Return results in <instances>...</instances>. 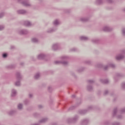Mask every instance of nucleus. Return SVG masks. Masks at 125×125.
<instances>
[{
  "instance_id": "1",
  "label": "nucleus",
  "mask_w": 125,
  "mask_h": 125,
  "mask_svg": "<svg viewBox=\"0 0 125 125\" xmlns=\"http://www.w3.org/2000/svg\"><path fill=\"white\" fill-rule=\"evenodd\" d=\"M16 77L17 79V82L15 83L16 86H20L21 80H22V75L20 74V72H17L16 74Z\"/></svg>"
},
{
  "instance_id": "2",
  "label": "nucleus",
  "mask_w": 125,
  "mask_h": 125,
  "mask_svg": "<svg viewBox=\"0 0 125 125\" xmlns=\"http://www.w3.org/2000/svg\"><path fill=\"white\" fill-rule=\"evenodd\" d=\"M79 120V116L75 115L73 118H68L66 120V122L67 124H75V123H77L78 120Z\"/></svg>"
},
{
  "instance_id": "3",
  "label": "nucleus",
  "mask_w": 125,
  "mask_h": 125,
  "mask_svg": "<svg viewBox=\"0 0 125 125\" xmlns=\"http://www.w3.org/2000/svg\"><path fill=\"white\" fill-rule=\"evenodd\" d=\"M18 2L19 3H21V4L23 5V6H26V7H28V6H31V4L28 0H18Z\"/></svg>"
},
{
  "instance_id": "4",
  "label": "nucleus",
  "mask_w": 125,
  "mask_h": 125,
  "mask_svg": "<svg viewBox=\"0 0 125 125\" xmlns=\"http://www.w3.org/2000/svg\"><path fill=\"white\" fill-rule=\"evenodd\" d=\"M94 107L92 105H91L88 107L87 110L84 109V110H79V113L82 114V115H84V114H86L87 112H89V111H90V110H93Z\"/></svg>"
},
{
  "instance_id": "5",
  "label": "nucleus",
  "mask_w": 125,
  "mask_h": 125,
  "mask_svg": "<svg viewBox=\"0 0 125 125\" xmlns=\"http://www.w3.org/2000/svg\"><path fill=\"white\" fill-rule=\"evenodd\" d=\"M55 64H62V65H64V66H66L68 65V62L67 61H57L54 62Z\"/></svg>"
},
{
  "instance_id": "6",
  "label": "nucleus",
  "mask_w": 125,
  "mask_h": 125,
  "mask_svg": "<svg viewBox=\"0 0 125 125\" xmlns=\"http://www.w3.org/2000/svg\"><path fill=\"white\" fill-rule=\"evenodd\" d=\"M103 31L104 32H111V31H113V28L109 26H104L103 28Z\"/></svg>"
},
{
  "instance_id": "7",
  "label": "nucleus",
  "mask_w": 125,
  "mask_h": 125,
  "mask_svg": "<svg viewBox=\"0 0 125 125\" xmlns=\"http://www.w3.org/2000/svg\"><path fill=\"white\" fill-rule=\"evenodd\" d=\"M109 67H111V68H115L116 66L113 63H109L107 65H105L104 67V70L105 71H106V70H108V68H109Z\"/></svg>"
},
{
  "instance_id": "8",
  "label": "nucleus",
  "mask_w": 125,
  "mask_h": 125,
  "mask_svg": "<svg viewBox=\"0 0 125 125\" xmlns=\"http://www.w3.org/2000/svg\"><path fill=\"white\" fill-rule=\"evenodd\" d=\"M88 123H89V120L87 119H85L81 121V125H86L87 124H88Z\"/></svg>"
},
{
  "instance_id": "9",
  "label": "nucleus",
  "mask_w": 125,
  "mask_h": 125,
  "mask_svg": "<svg viewBox=\"0 0 125 125\" xmlns=\"http://www.w3.org/2000/svg\"><path fill=\"white\" fill-rule=\"evenodd\" d=\"M45 58H46V55H44V54H40L38 56V59L39 60H42V59H44Z\"/></svg>"
},
{
  "instance_id": "10",
  "label": "nucleus",
  "mask_w": 125,
  "mask_h": 125,
  "mask_svg": "<svg viewBox=\"0 0 125 125\" xmlns=\"http://www.w3.org/2000/svg\"><path fill=\"white\" fill-rule=\"evenodd\" d=\"M29 33V31L26 29H22L19 31L20 35H27Z\"/></svg>"
},
{
  "instance_id": "11",
  "label": "nucleus",
  "mask_w": 125,
  "mask_h": 125,
  "mask_svg": "<svg viewBox=\"0 0 125 125\" xmlns=\"http://www.w3.org/2000/svg\"><path fill=\"white\" fill-rule=\"evenodd\" d=\"M52 49L53 50H58V49H59V44H54L52 46Z\"/></svg>"
},
{
  "instance_id": "12",
  "label": "nucleus",
  "mask_w": 125,
  "mask_h": 125,
  "mask_svg": "<svg viewBox=\"0 0 125 125\" xmlns=\"http://www.w3.org/2000/svg\"><path fill=\"white\" fill-rule=\"evenodd\" d=\"M116 60H122L125 58V56L123 54H119L116 56Z\"/></svg>"
},
{
  "instance_id": "13",
  "label": "nucleus",
  "mask_w": 125,
  "mask_h": 125,
  "mask_svg": "<svg viewBox=\"0 0 125 125\" xmlns=\"http://www.w3.org/2000/svg\"><path fill=\"white\" fill-rule=\"evenodd\" d=\"M18 14H26L27 11L25 10H19L17 11Z\"/></svg>"
},
{
  "instance_id": "14",
  "label": "nucleus",
  "mask_w": 125,
  "mask_h": 125,
  "mask_svg": "<svg viewBox=\"0 0 125 125\" xmlns=\"http://www.w3.org/2000/svg\"><path fill=\"white\" fill-rule=\"evenodd\" d=\"M100 81L102 83H103L104 84H107V83H109V80H108V79H100Z\"/></svg>"
},
{
  "instance_id": "15",
  "label": "nucleus",
  "mask_w": 125,
  "mask_h": 125,
  "mask_svg": "<svg viewBox=\"0 0 125 125\" xmlns=\"http://www.w3.org/2000/svg\"><path fill=\"white\" fill-rule=\"evenodd\" d=\"M57 30V28H49L47 30V33H53V32H55Z\"/></svg>"
},
{
  "instance_id": "16",
  "label": "nucleus",
  "mask_w": 125,
  "mask_h": 125,
  "mask_svg": "<svg viewBox=\"0 0 125 125\" xmlns=\"http://www.w3.org/2000/svg\"><path fill=\"white\" fill-rule=\"evenodd\" d=\"M17 93V92L16 91V90L13 89L12 90V93H11V97H15L16 96V94Z\"/></svg>"
},
{
  "instance_id": "17",
  "label": "nucleus",
  "mask_w": 125,
  "mask_h": 125,
  "mask_svg": "<svg viewBox=\"0 0 125 125\" xmlns=\"http://www.w3.org/2000/svg\"><path fill=\"white\" fill-rule=\"evenodd\" d=\"M92 42L93 43H99L100 42V40L98 39H92L91 40Z\"/></svg>"
},
{
  "instance_id": "18",
  "label": "nucleus",
  "mask_w": 125,
  "mask_h": 125,
  "mask_svg": "<svg viewBox=\"0 0 125 125\" xmlns=\"http://www.w3.org/2000/svg\"><path fill=\"white\" fill-rule=\"evenodd\" d=\"M117 113H118V108L115 107L113 109V112L112 113L113 117H115L117 115Z\"/></svg>"
},
{
  "instance_id": "19",
  "label": "nucleus",
  "mask_w": 125,
  "mask_h": 125,
  "mask_svg": "<svg viewBox=\"0 0 125 125\" xmlns=\"http://www.w3.org/2000/svg\"><path fill=\"white\" fill-rule=\"evenodd\" d=\"M104 2L102 0H96V3L98 5H100L101 4H103V3Z\"/></svg>"
},
{
  "instance_id": "20",
  "label": "nucleus",
  "mask_w": 125,
  "mask_h": 125,
  "mask_svg": "<svg viewBox=\"0 0 125 125\" xmlns=\"http://www.w3.org/2000/svg\"><path fill=\"white\" fill-rule=\"evenodd\" d=\"M6 68H7V69H14V68H15V64L8 65L6 66Z\"/></svg>"
},
{
  "instance_id": "21",
  "label": "nucleus",
  "mask_w": 125,
  "mask_h": 125,
  "mask_svg": "<svg viewBox=\"0 0 125 125\" xmlns=\"http://www.w3.org/2000/svg\"><path fill=\"white\" fill-rule=\"evenodd\" d=\"M87 89L88 91H92L93 90V87L91 85H88L87 86Z\"/></svg>"
},
{
  "instance_id": "22",
  "label": "nucleus",
  "mask_w": 125,
  "mask_h": 125,
  "mask_svg": "<svg viewBox=\"0 0 125 125\" xmlns=\"http://www.w3.org/2000/svg\"><path fill=\"white\" fill-rule=\"evenodd\" d=\"M88 20L89 19L87 18H82L80 19V21H82V22H87Z\"/></svg>"
},
{
  "instance_id": "23",
  "label": "nucleus",
  "mask_w": 125,
  "mask_h": 125,
  "mask_svg": "<svg viewBox=\"0 0 125 125\" xmlns=\"http://www.w3.org/2000/svg\"><path fill=\"white\" fill-rule=\"evenodd\" d=\"M48 121V118H45L42 119L41 120L39 121V123H45V122H47Z\"/></svg>"
},
{
  "instance_id": "24",
  "label": "nucleus",
  "mask_w": 125,
  "mask_h": 125,
  "mask_svg": "<svg viewBox=\"0 0 125 125\" xmlns=\"http://www.w3.org/2000/svg\"><path fill=\"white\" fill-rule=\"evenodd\" d=\"M24 25L26 26H31V22L29 21H25L24 22Z\"/></svg>"
},
{
  "instance_id": "25",
  "label": "nucleus",
  "mask_w": 125,
  "mask_h": 125,
  "mask_svg": "<svg viewBox=\"0 0 125 125\" xmlns=\"http://www.w3.org/2000/svg\"><path fill=\"white\" fill-rule=\"evenodd\" d=\"M15 110H11L8 112V114L9 115V116H12V115H14L15 114Z\"/></svg>"
},
{
  "instance_id": "26",
  "label": "nucleus",
  "mask_w": 125,
  "mask_h": 125,
  "mask_svg": "<svg viewBox=\"0 0 125 125\" xmlns=\"http://www.w3.org/2000/svg\"><path fill=\"white\" fill-rule=\"evenodd\" d=\"M80 40H81V41H87L88 40V38L84 36H82L80 37Z\"/></svg>"
},
{
  "instance_id": "27",
  "label": "nucleus",
  "mask_w": 125,
  "mask_h": 125,
  "mask_svg": "<svg viewBox=\"0 0 125 125\" xmlns=\"http://www.w3.org/2000/svg\"><path fill=\"white\" fill-rule=\"evenodd\" d=\"M76 107L77 106H71L68 109V111L69 112V111H73V110H75V109H76Z\"/></svg>"
},
{
  "instance_id": "28",
  "label": "nucleus",
  "mask_w": 125,
  "mask_h": 125,
  "mask_svg": "<svg viewBox=\"0 0 125 125\" xmlns=\"http://www.w3.org/2000/svg\"><path fill=\"white\" fill-rule=\"evenodd\" d=\"M18 109L19 110H21V109H23V104H19L18 105Z\"/></svg>"
},
{
  "instance_id": "29",
  "label": "nucleus",
  "mask_w": 125,
  "mask_h": 125,
  "mask_svg": "<svg viewBox=\"0 0 125 125\" xmlns=\"http://www.w3.org/2000/svg\"><path fill=\"white\" fill-rule=\"evenodd\" d=\"M120 113H121V114H125V107H123L122 108H121L120 110H119Z\"/></svg>"
},
{
  "instance_id": "30",
  "label": "nucleus",
  "mask_w": 125,
  "mask_h": 125,
  "mask_svg": "<svg viewBox=\"0 0 125 125\" xmlns=\"http://www.w3.org/2000/svg\"><path fill=\"white\" fill-rule=\"evenodd\" d=\"M84 70V67H81L77 70V72L78 73H82V72Z\"/></svg>"
},
{
  "instance_id": "31",
  "label": "nucleus",
  "mask_w": 125,
  "mask_h": 125,
  "mask_svg": "<svg viewBox=\"0 0 125 125\" xmlns=\"http://www.w3.org/2000/svg\"><path fill=\"white\" fill-rule=\"evenodd\" d=\"M53 24L55 26H57V25H59V22L58 20H56L54 22Z\"/></svg>"
},
{
  "instance_id": "32",
  "label": "nucleus",
  "mask_w": 125,
  "mask_h": 125,
  "mask_svg": "<svg viewBox=\"0 0 125 125\" xmlns=\"http://www.w3.org/2000/svg\"><path fill=\"white\" fill-rule=\"evenodd\" d=\"M40 73H37L34 76L35 80H38V79L40 78Z\"/></svg>"
},
{
  "instance_id": "33",
  "label": "nucleus",
  "mask_w": 125,
  "mask_h": 125,
  "mask_svg": "<svg viewBox=\"0 0 125 125\" xmlns=\"http://www.w3.org/2000/svg\"><path fill=\"white\" fill-rule=\"evenodd\" d=\"M121 88H122V89H123V90H125V82L121 84Z\"/></svg>"
},
{
  "instance_id": "34",
  "label": "nucleus",
  "mask_w": 125,
  "mask_h": 125,
  "mask_svg": "<svg viewBox=\"0 0 125 125\" xmlns=\"http://www.w3.org/2000/svg\"><path fill=\"white\" fill-rule=\"evenodd\" d=\"M24 103L25 105H28V104H29V103H30V100H29L28 99H26L24 101Z\"/></svg>"
},
{
  "instance_id": "35",
  "label": "nucleus",
  "mask_w": 125,
  "mask_h": 125,
  "mask_svg": "<svg viewBox=\"0 0 125 125\" xmlns=\"http://www.w3.org/2000/svg\"><path fill=\"white\" fill-rule=\"evenodd\" d=\"M32 42H39V40L36 38H33L32 39Z\"/></svg>"
},
{
  "instance_id": "36",
  "label": "nucleus",
  "mask_w": 125,
  "mask_h": 125,
  "mask_svg": "<svg viewBox=\"0 0 125 125\" xmlns=\"http://www.w3.org/2000/svg\"><path fill=\"white\" fill-rule=\"evenodd\" d=\"M62 60H68V59H69V57L66 56H62Z\"/></svg>"
},
{
  "instance_id": "37",
  "label": "nucleus",
  "mask_w": 125,
  "mask_h": 125,
  "mask_svg": "<svg viewBox=\"0 0 125 125\" xmlns=\"http://www.w3.org/2000/svg\"><path fill=\"white\" fill-rule=\"evenodd\" d=\"M78 51V49L76 48H73L70 49V51L71 52H75L76 51Z\"/></svg>"
},
{
  "instance_id": "38",
  "label": "nucleus",
  "mask_w": 125,
  "mask_h": 125,
  "mask_svg": "<svg viewBox=\"0 0 125 125\" xmlns=\"http://www.w3.org/2000/svg\"><path fill=\"white\" fill-rule=\"evenodd\" d=\"M97 67L98 68H102L103 67V65H102V64L98 63L97 64Z\"/></svg>"
},
{
  "instance_id": "39",
  "label": "nucleus",
  "mask_w": 125,
  "mask_h": 125,
  "mask_svg": "<svg viewBox=\"0 0 125 125\" xmlns=\"http://www.w3.org/2000/svg\"><path fill=\"white\" fill-rule=\"evenodd\" d=\"M87 82L89 83H95V81L92 80H88Z\"/></svg>"
},
{
  "instance_id": "40",
  "label": "nucleus",
  "mask_w": 125,
  "mask_h": 125,
  "mask_svg": "<svg viewBox=\"0 0 125 125\" xmlns=\"http://www.w3.org/2000/svg\"><path fill=\"white\" fill-rule=\"evenodd\" d=\"M3 58H6L7 57V53H5L2 54Z\"/></svg>"
},
{
  "instance_id": "41",
  "label": "nucleus",
  "mask_w": 125,
  "mask_h": 125,
  "mask_svg": "<svg viewBox=\"0 0 125 125\" xmlns=\"http://www.w3.org/2000/svg\"><path fill=\"white\" fill-rule=\"evenodd\" d=\"M85 64H87V65H90L91 64V62L90 61H85Z\"/></svg>"
},
{
  "instance_id": "42",
  "label": "nucleus",
  "mask_w": 125,
  "mask_h": 125,
  "mask_svg": "<svg viewBox=\"0 0 125 125\" xmlns=\"http://www.w3.org/2000/svg\"><path fill=\"white\" fill-rule=\"evenodd\" d=\"M123 118H124V116H123V115H120L117 116V119H119L120 120H122V119H123Z\"/></svg>"
},
{
  "instance_id": "43",
  "label": "nucleus",
  "mask_w": 125,
  "mask_h": 125,
  "mask_svg": "<svg viewBox=\"0 0 125 125\" xmlns=\"http://www.w3.org/2000/svg\"><path fill=\"white\" fill-rule=\"evenodd\" d=\"M33 116H34L35 118H37V117H39L40 116V114L38 113H34Z\"/></svg>"
},
{
  "instance_id": "44",
  "label": "nucleus",
  "mask_w": 125,
  "mask_h": 125,
  "mask_svg": "<svg viewBox=\"0 0 125 125\" xmlns=\"http://www.w3.org/2000/svg\"><path fill=\"white\" fill-rule=\"evenodd\" d=\"M123 36H125V28H123L122 30Z\"/></svg>"
},
{
  "instance_id": "45",
  "label": "nucleus",
  "mask_w": 125,
  "mask_h": 125,
  "mask_svg": "<svg viewBox=\"0 0 125 125\" xmlns=\"http://www.w3.org/2000/svg\"><path fill=\"white\" fill-rule=\"evenodd\" d=\"M48 91H49V92H51V91H52V88L50 86H49L48 87Z\"/></svg>"
},
{
  "instance_id": "46",
  "label": "nucleus",
  "mask_w": 125,
  "mask_h": 125,
  "mask_svg": "<svg viewBox=\"0 0 125 125\" xmlns=\"http://www.w3.org/2000/svg\"><path fill=\"white\" fill-rule=\"evenodd\" d=\"M4 29V25H0V31H2Z\"/></svg>"
},
{
  "instance_id": "47",
  "label": "nucleus",
  "mask_w": 125,
  "mask_h": 125,
  "mask_svg": "<svg viewBox=\"0 0 125 125\" xmlns=\"http://www.w3.org/2000/svg\"><path fill=\"white\" fill-rule=\"evenodd\" d=\"M112 125H120V123L119 122H114L112 124Z\"/></svg>"
},
{
  "instance_id": "48",
  "label": "nucleus",
  "mask_w": 125,
  "mask_h": 125,
  "mask_svg": "<svg viewBox=\"0 0 125 125\" xmlns=\"http://www.w3.org/2000/svg\"><path fill=\"white\" fill-rule=\"evenodd\" d=\"M4 16V13H0V18H2Z\"/></svg>"
},
{
  "instance_id": "49",
  "label": "nucleus",
  "mask_w": 125,
  "mask_h": 125,
  "mask_svg": "<svg viewBox=\"0 0 125 125\" xmlns=\"http://www.w3.org/2000/svg\"><path fill=\"white\" fill-rule=\"evenodd\" d=\"M108 90H106L104 92V95H107L108 94Z\"/></svg>"
},
{
  "instance_id": "50",
  "label": "nucleus",
  "mask_w": 125,
  "mask_h": 125,
  "mask_svg": "<svg viewBox=\"0 0 125 125\" xmlns=\"http://www.w3.org/2000/svg\"><path fill=\"white\" fill-rule=\"evenodd\" d=\"M38 108L39 109H42V108H43V106L41 104L38 105Z\"/></svg>"
},
{
  "instance_id": "51",
  "label": "nucleus",
  "mask_w": 125,
  "mask_h": 125,
  "mask_svg": "<svg viewBox=\"0 0 125 125\" xmlns=\"http://www.w3.org/2000/svg\"><path fill=\"white\" fill-rule=\"evenodd\" d=\"M64 12L65 13H69L70 12V10H69V9H65V10H64Z\"/></svg>"
},
{
  "instance_id": "52",
  "label": "nucleus",
  "mask_w": 125,
  "mask_h": 125,
  "mask_svg": "<svg viewBox=\"0 0 125 125\" xmlns=\"http://www.w3.org/2000/svg\"><path fill=\"white\" fill-rule=\"evenodd\" d=\"M117 77H123V75L121 73H117L116 74Z\"/></svg>"
},
{
  "instance_id": "53",
  "label": "nucleus",
  "mask_w": 125,
  "mask_h": 125,
  "mask_svg": "<svg viewBox=\"0 0 125 125\" xmlns=\"http://www.w3.org/2000/svg\"><path fill=\"white\" fill-rule=\"evenodd\" d=\"M71 75H72L74 78H77V76L75 75V73L73 72H71Z\"/></svg>"
},
{
  "instance_id": "54",
  "label": "nucleus",
  "mask_w": 125,
  "mask_h": 125,
  "mask_svg": "<svg viewBox=\"0 0 125 125\" xmlns=\"http://www.w3.org/2000/svg\"><path fill=\"white\" fill-rule=\"evenodd\" d=\"M104 125H109V122L108 121H105V122H104Z\"/></svg>"
},
{
  "instance_id": "55",
  "label": "nucleus",
  "mask_w": 125,
  "mask_h": 125,
  "mask_svg": "<svg viewBox=\"0 0 125 125\" xmlns=\"http://www.w3.org/2000/svg\"><path fill=\"white\" fill-rule=\"evenodd\" d=\"M106 1H108L109 3H112V2H113V0H106Z\"/></svg>"
},
{
  "instance_id": "56",
  "label": "nucleus",
  "mask_w": 125,
  "mask_h": 125,
  "mask_svg": "<svg viewBox=\"0 0 125 125\" xmlns=\"http://www.w3.org/2000/svg\"><path fill=\"white\" fill-rule=\"evenodd\" d=\"M53 102V100L52 99H50V101H49V103L50 104H52V103Z\"/></svg>"
},
{
  "instance_id": "57",
  "label": "nucleus",
  "mask_w": 125,
  "mask_h": 125,
  "mask_svg": "<svg viewBox=\"0 0 125 125\" xmlns=\"http://www.w3.org/2000/svg\"><path fill=\"white\" fill-rule=\"evenodd\" d=\"M32 97H33V94H30L29 95V98H32Z\"/></svg>"
},
{
  "instance_id": "58",
  "label": "nucleus",
  "mask_w": 125,
  "mask_h": 125,
  "mask_svg": "<svg viewBox=\"0 0 125 125\" xmlns=\"http://www.w3.org/2000/svg\"><path fill=\"white\" fill-rule=\"evenodd\" d=\"M122 53L123 54H125V49L122 50Z\"/></svg>"
},
{
  "instance_id": "59",
  "label": "nucleus",
  "mask_w": 125,
  "mask_h": 125,
  "mask_svg": "<svg viewBox=\"0 0 125 125\" xmlns=\"http://www.w3.org/2000/svg\"><path fill=\"white\" fill-rule=\"evenodd\" d=\"M11 49H13V48H15V47L14 46H11Z\"/></svg>"
},
{
  "instance_id": "60",
  "label": "nucleus",
  "mask_w": 125,
  "mask_h": 125,
  "mask_svg": "<svg viewBox=\"0 0 125 125\" xmlns=\"http://www.w3.org/2000/svg\"><path fill=\"white\" fill-rule=\"evenodd\" d=\"M75 97H76V95H73L72 96V98H75Z\"/></svg>"
},
{
  "instance_id": "61",
  "label": "nucleus",
  "mask_w": 125,
  "mask_h": 125,
  "mask_svg": "<svg viewBox=\"0 0 125 125\" xmlns=\"http://www.w3.org/2000/svg\"><path fill=\"white\" fill-rule=\"evenodd\" d=\"M21 66H23V65H24V63H23V62H21Z\"/></svg>"
},
{
  "instance_id": "62",
  "label": "nucleus",
  "mask_w": 125,
  "mask_h": 125,
  "mask_svg": "<svg viewBox=\"0 0 125 125\" xmlns=\"http://www.w3.org/2000/svg\"><path fill=\"white\" fill-rule=\"evenodd\" d=\"M32 59L33 61H35V60H34V57H32Z\"/></svg>"
},
{
  "instance_id": "63",
  "label": "nucleus",
  "mask_w": 125,
  "mask_h": 125,
  "mask_svg": "<svg viewBox=\"0 0 125 125\" xmlns=\"http://www.w3.org/2000/svg\"><path fill=\"white\" fill-rule=\"evenodd\" d=\"M53 125H56V123H53Z\"/></svg>"
},
{
  "instance_id": "64",
  "label": "nucleus",
  "mask_w": 125,
  "mask_h": 125,
  "mask_svg": "<svg viewBox=\"0 0 125 125\" xmlns=\"http://www.w3.org/2000/svg\"><path fill=\"white\" fill-rule=\"evenodd\" d=\"M114 79H115V80H116V78H115Z\"/></svg>"
}]
</instances>
